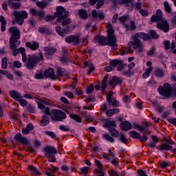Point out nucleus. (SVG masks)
I'll list each match as a JSON object with an SVG mask.
<instances>
[{"label": "nucleus", "mask_w": 176, "mask_h": 176, "mask_svg": "<svg viewBox=\"0 0 176 176\" xmlns=\"http://www.w3.org/2000/svg\"><path fill=\"white\" fill-rule=\"evenodd\" d=\"M13 16H14L17 24H19V25H23V24H24V19L28 17V13L25 11H15L13 12Z\"/></svg>", "instance_id": "nucleus-8"}, {"label": "nucleus", "mask_w": 176, "mask_h": 176, "mask_svg": "<svg viewBox=\"0 0 176 176\" xmlns=\"http://www.w3.org/2000/svg\"><path fill=\"white\" fill-rule=\"evenodd\" d=\"M44 19L45 21H52V20H54V16L53 15H47Z\"/></svg>", "instance_id": "nucleus-61"}, {"label": "nucleus", "mask_w": 176, "mask_h": 176, "mask_svg": "<svg viewBox=\"0 0 176 176\" xmlns=\"http://www.w3.org/2000/svg\"><path fill=\"white\" fill-rule=\"evenodd\" d=\"M116 126V122L115 121H107L106 125H104V127L106 129H111V127H115Z\"/></svg>", "instance_id": "nucleus-38"}, {"label": "nucleus", "mask_w": 176, "mask_h": 176, "mask_svg": "<svg viewBox=\"0 0 176 176\" xmlns=\"http://www.w3.org/2000/svg\"><path fill=\"white\" fill-rule=\"evenodd\" d=\"M120 127L121 130H124V131H129V130H131L133 125L129 121H125L120 124Z\"/></svg>", "instance_id": "nucleus-19"}, {"label": "nucleus", "mask_w": 176, "mask_h": 176, "mask_svg": "<svg viewBox=\"0 0 176 176\" xmlns=\"http://www.w3.org/2000/svg\"><path fill=\"white\" fill-rule=\"evenodd\" d=\"M109 102L111 103V105H113V107H119V102L116 99H112L111 100V102Z\"/></svg>", "instance_id": "nucleus-58"}, {"label": "nucleus", "mask_w": 176, "mask_h": 176, "mask_svg": "<svg viewBox=\"0 0 176 176\" xmlns=\"http://www.w3.org/2000/svg\"><path fill=\"white\" fill-rule=\"evenodd\" d=\"M14 67H16V68H21V63L19 60H15L13 62Z\"/></svg>", "instance_id": "nucleus-62"}, {"label": "nucleus", "mask_w": 176, "mask_h": 176, "mask_svg": "<svg viewBox=\"0 0 176 176\" xmlns=\"http://www.w3.org/2000/svg\"><path fill=\"white\" fill-rule=\"evenodd\" d=\"M138 38H140V39H143V41H148V39L151 38V36L144 32H139L135 34L133 36V39H138Z\"/></svg>", "instance_id": "nucleus-14"}, {"label": "nucleus", "mask_w": 176, "mask_h": 176, "mask_svg": "<svg viewBox=\"0 0 176 176\" xmlns=\"http://www.w3.org/2000/svg\"><path fill=\"white\" fill-rule=\"evenodd\" d=\"M68 24H71V19L69 18L64 19L62 21V25L63 26L68 25Z\"/></svg>", "instance_id": "nucleus-57"}, {"label": "nucleus", "mask_w": 176, "mask_h": 176, "mask_svg": "<svg viewBox=\"0 0 176 176\" xmlns=\"http://www.w3.org/2000/svg\"><path fill=\"white\" fill-rule=\"evenodd\" d=\"M36 102L38 104L39 109H43V108L45 107V105H43V104H45V105H49V102L45 101L39 98H37Z\"/></svg>", "instance_id": "nucleus-24"}, {"label": "nucleus", "mask_w": 176, "mask_h": 176, "mask_svg": "<svg viewBox=\"0 0 176 176\" xmlns=\"http://www.w3.org/2000/svg\"><path fill=\"white\" fill-rule=\"evenodd\" d=\"M112 96H113V91H109L107 95V100L108 102H111V97H112Z\"/></svg>", "instance_id": "nucleus-59"}, {"label": "nucleus", "mask_w": 176, "mask_h": 176, "mask_svg": "<svg viewBox=\"0 0 176 176\" xmlns=\"http://www.w3.org/2000/svg\"><path fill=\"white\" fill-rule=\"evenodd\" d=\"M25 45L26 47L30 48L31 50H36L39 49V43L36 41H33L32 43L27 42Z\"/></svg>", "instance_id": "nucleus-21"}, {"label": "nucleus", "mask_w": 176, "mask_h": 176, "mask_svg": "<svg viewBox=\"0 0 176 176\" xmlns=\"http://www.w3.org/2000/svg\"><path fill=\"white\" fill-rule=\"evenodd\" d=\"M67 118V114L61 110L53 109L52 111L51 119L55 121H61Z\"/></svg>", "instance_id": "nucleus-9"}, {"label": "nucleus", "mask_w": 176, "mask_h": 176, "mask_svg": "<svg viewBox=\"0 0 176 176\" xmlns=\"http://www.w3.org/2000/svg\"><path fill=\"white\" fill-rule=\"evenodd\" d=\"M122 80H121L120 78L119 77H116V76H113L109 81V85L110 86H111L112 87H115V86H116V85H122Z\"/></svg>", "instance_id": "nucleus-17"}, {"label": "nucleus", "mask_w": 176, "mask_h": 176, "mask_svg": "<svg viewBox=\"0 0 176 176\" xmlns=\"http://www.w3.org/2000/svg\"><path fill=\"white\" fill-rule=\"evenodd\" d=\"M23 97H24V98H28V100H34H34H36H36H38V98L34 97L30 94H24Z\"/></svg>", "instance_id": "nucleus-47"}, {"label": "nucleus", "mask_w": 176, "mask_h": 176, "mask_svg": "<svg viewBox=\"0 0 176 176\" xmlns=\"http://www.w3.org/2000/svg\"><path fill=\"white\" fill-rule=\"evenodd\" d=\"M69 116H70L71 119H73V120L78 122V123H82V119L77 114L71 113V114H69Z\"/></svg>", "instance_id": "nucleus-34"}, {"label": "nucleus", "mask_w": 176, "mask_h": 176, "mask_svg": "<svg viewBox=\"0 0 176 176\" xmlns=\"http://www.w3.org/2000/svg\"><path fill=\"white\" fill-rule=\"evenodd\" d=\"M151 72H152V67L146 69L145 72L142 75V77L144 78V79H146L147 78H149V76L151 75Z\"/></svg>", "instance_id": "nucleus-39"}, {"label": "nucleus", "mask_w": 176, "mask_h": 176, "mask_svg": "<svg viewBox=\"0 0 176 176\" xmlns=\"http://www.w3.org/2000/svg\"><path fill=\"white\" fill-rule=\"evenodd\" d=\"M10 8H12V9H19V8H20V6H21V4H20V3L10 2Z\"/></svg>", "instance_id": "nucleus-46"}, {"label": "nucleus", "mask_w": 176, "mask_h": 176, "mask_svg": "<svg viewBox=\"0 0 176 176\" xmlns=\"http://www.w3.org/2000/svg\"><path fill=\"white\" fill-rule=\"evenodd\" d=\"M119 112H120V110H119V109H110L106 111V115L107 116L111 117L113 116L115 113H119Z\"/></svg>", "instance_id": "nucleus-30"}, {"label": "nucleus", "mask_w": 176, "mask_h": 176, "mask_svg": "<svg viewBox=\"0 0 176 176\" xmlns=\"http://www.w3.org/2000/svg\"><path fill=\"white\" fill-rule=\"evenodd\" d=\"M92 16L94 19H99V20H104L105 19V15H104V13L101 11L97 12V10H94L92 11Z\"/></svg>", "instance_id": "nucleus-18"}, {"label": "nucleus", "mask_w": 176, "mask_h": 176, "mask_svg": "<svg viewBox=\"0 0 176 176\" xmlns=\"http://www.w3.org/2000/svg\"><path fill=\"white\" fill-rule=\"evenodd\" d=\"M44 51L46 54V56H52L57 52V50L56 48H53L51 47H44Z\"/></svg>", "instance_id": "nucleus-23"}, {"label": "nucleus", "mask_w": 176, "mask_h": 176, "mask_svg": "<svg viewBox=\"0 0 176 176\" xmlns=\"http://www.w3.org/2000/svg\"><path fill=\"white\" fill-rule=\"evenodd\" d=\"M138 140L141 142H146V141H148V136H146V135H144V136L139 135Z\"/></svg>", "instance_id": "nucleus-51"}, {"label": "nucleus", "mask_w": 176, "mask_h": 176, "mask_svg": "<svg viewBox=\"0 0 176 176\" xmlns=\"http://www.w3.org/2000/svg\"><path fill=\"white\" fill-rule=\"evenodd\" d=\"M44 75L46 76V78H51V79H54V76H56L54 74V69L50 68L48 69H46L44 72Z\"/></svg>", "instance_id": "nucleus-22"}, {"label": "nucleus", "mask_w": 176, "mask_h": 176, "mask_svg": "<svg viewBox=\"0 0 176 176\" xmlns=\"http://www.w3.org/2000/svg\"><path fill=\"white\" fill-rule=\"evenodd\" d=\"M94 41L96 43H98V45H101L102 46L109 45L113 49H115L118 46V44H116V37L115 36V30L112 28L111 23L107 24V39L100 36H95Z\"/></svg>", "instance_id": "nucleus-2"}, {"label": "nucleus", "mask_w": 176, "mask_h": 176, "mask_svg": "<svg viewBox=\"0 0 176 176\" xmlns=\"http://www.w3.org/2000/svg\"><path fill=\"white\" fill-rule=\"evenodd\" d=\"M0 23H1V32H4V31L6 30V20L5 19V17L3 16H0Z\"/></svg>", "instance_id": "nucleus-28"}, {"label": "nucleus", "mask_w": 176, "mask_h": 176, "mask_svg": "<svg viewBox=\"0 0 176 176\" xmlns=\"http://www.w3.org/2000/svg\"><path fill=\"white\" fill-rule=\"evenodd\" d=\"M163 17V14L162 13V10H157L156 11L155 15H153L151 18L152 23H156V21H159L162 20Z\"/></svg>", "instance_id": "nucleus-16"}, {"label": "nucleus", "mask_w": 176, "mask_h": 176, "mask_svg": "<svg viewBox=\"0 0 176 176\" xmlns=\"http://www.w3.org/2000/svg\"><path fill=\"white\" fill-rule=\"evenodd\" d=\"M10 97L11 98H13L15 100V101H17L18 100H20V98H23V95L20 94V92L16 91V90H11L9 91Z\"/></svg>", "instance_id": "nucleus-13"}, {"label": "nucleus", "mask_w": 176, "mask_h": 176, "mask_svg": "<svg viewBox=\"0 0 176 176\" xmlns=\"http://www.w3.org/2000/svg\"><path fill=\"white\" fill-rule=\"evenodd\" d=\"M109 176H119V174H118V172L111 170L109 171Z\"/></svg>", "instance_id": "nucleus-64"}, {"label": "nucleus", "mask_w": 176, "mask_h": 176, "mask_svg": "<svg viewBox=\"0 0 176 176\" xmlns=\"http://www.w3.org/2000/svg\"><path fill=\"white\" fill-rule=\"evenodd\" d=\"M56 31L60 36H65L66 34L69 32V26H67L66 29L63 30H61V28L60 26H56Z\"/></svg>", "instance_id": "nucleus-20"}, {"label": "nucleus", "mask_w": 176, "mask_h": 176, "mask_svg": "<svg viewBox=\"0 0 176 176\" xmlns=\"http://www.w3.org/2000/svg\"><path fill=\"white\" fill-rule=\"evenodd\" d=\"M69 14V12H65V8H64L63 6H58L56 8V12L54 13V17H58V23H61V20H64V19L68 17Z\"/></svg>", "instance_id": "nucleus-6"}, {"label": "nucleus", "mask_w": 176, "mask_h": 176, "mask_svg": "<svg viewBox=\"0 0 176 176\" xmlns=\"http://www.w3.org/2000/svg\"><path fill=\"white\" fill-rule=\"evenodd\" d=\"M42 109V112L43 113H44V115H45L46 116H50V118H52V113H50V108L44 107L43 109Z\"/></svg>", "instance_id": "nucleus-40"}, {"label": "nucleus", "mask_w": 176, "mask_h": 176, "mask_svg": "<svg viewBox=\"0 0 176 176\" xmlns=\"http://www.w3.org/2000/svg\"><path fill=\"white\" fill-rule=\"evenodd\" d=\"M78 14L80 19H87V12L85 10H79Z\"/></svg>", "instance_id": "nucleus-36"}, {"label": "nucleus", "mask_w": 176, "mask_h": 176, "mask_svg": "<svg viewBox=\"0 0 176 176\" xmlns=\"http://www.w3.org/2000/svg\"><path fill=\"white\" fill-rule=\"evenodd\" d=\"M8 32L11 34L10 38V48L14 49L20 45V30L16 27H12L8 29Z\"/></svg>", "instance_id": "nucleus-4"}, {"label": "nucleus", "mask_w": 176, "mask_h": 176, "mask_svg": "<svg viewBox=\"0 0 176 176\" xmlns=\"http://www.w3.org/2000/svg\"><path fill=\"white\" fill-rule=\"evenodd\" d=\"M94 90V85L93 84L89 85L87 87V94H91V92H93Z\"/></svg>", "instance_id": "nucleus-49"}, {"label": "nucleus", "mask_w": 176, "mask_h": 176, "mask_svg": "<svg viewBox=\"0 0 176 176\" xmlns=\"http://www.w3.org/2000/svg\"><path fill=\"white\" fill-rule=\"evenodd\" d=\"M150 35L154 39H157V38H159V35H157V33H156V32H155V30H151L150 32Z\"/></svg>", "instance_id": "nucleus-54"}, {"label": "nucleus", "mask_w": 176, "mask_h": 176, "mask_svg": "<svg viewBox=\"0 0 176 176\" xmlns=\"http://www.w3.org/2000/svg\"><path fill=\"white\" fill-rule=\"evenodd\" d=\"M34 78H35V79H43V78H45V76H43V73H42V72H37L34 75Z\"/></svg>", "instance_id": "nucleus-50"}, {"label": "nucleus", "mask_w": 176, "mask_h": 176, "mask_svg": "<svg viewBox=\"0 0 176 176\" xmlns=\"http://www.w3.org/2000/svg\"><path fill=\"white\" fill-rule=\"evenodd\" d=\"M155 75H156L158 78H162V76H163V75H164V72H163L162 69H157L155 71Z\"/></svg>", "instance_id": "nucleus-48"}, {"label": "nucleus", "mask_w": 176, "mask_h": 176, "mask_svg": "<svg viewBox=\"0 0 176 176\" xmlns=\"http://www.w3.org/2000/svg\"><path fill=\"white\" fill-rule=\"evenodd\" d=\"M157 28H158L159 30L164 31V32H167L170 30L168 27V23H167V21H166V19H162V21L158 22L157 23Z\"/></svg>", "instance_id": "nucleus-11"}, {"label": "nucleus", "mask_w": 176, "mask_h": 176, "mask_svg": "<svg viewBox=\"0 0 176 176\" xmlns=\"http://www.w3.org/2000/svg\"><path fill=\"white\" fill-rule=\"evenodd\" d=\"M110 133L111 134L112 137H115L116 138L119 137V132L115 129V128H111L109 129Z\"/></svg>", "instance_id": "nucleus-41"}, {"label": "nucleus", "mask_w": 176, "mask_h": 176, "mask_svg": "<svg viewBox=\"0 0 176 176\" xmlns=\"http://www.w3.org/2000/svg\"><path fill=\"white\" fill-rule=\"evenodd\" d=\"M94 163L96 166L98 167V170L102 168V164H101V162L99 160L95 159Z\"/></svg>", "instance_id": "nucleus-53"}, {"label": "nucleus", "mask_w": 176, "mask_h": 176, "mask_svg": "<svg viewBox=\"0 0 176 176\" xmlns=\"http://www.w3.org/2000/svg\"><path fill=\"white\" fill-rule=\"evenodd\" d=\"M36 4L40 9H45L47 6V2L45 1H36Z\"/></svg>", "instance_id": "nucleus-33"}, {"label": "nucleus", "mask_w": 176, "mask_h": 176, "mask_svg": "<svg viewBox=\"0 0 176 176\" xmlns=\"http://www.w3.org/2000/svg\"><path fill=\"white\" fill-rule=\"evenodd\" d=\"M120 140L123 144H126V142H127V138H126V136L123 134H120Z\"/></svg>", "instance_id": "nucleus-56"}, {"label": "nucleus", "mask_w": 176, "mask_h": 176, "mask_svg": "<svg viewBox=\"0 0 176 176\" xmlns=\"http://www.w3.org/2000/svg\"><path fill=\"white\" fill-rule=\"evenodd\" d=\"M129 135L131 138L138 139L140 138V133L135 132V131H132L129 132Z\"/></svg>", "instance_id": "nucleus-44"}, {"label": "nucleus", "mask_w": 176, "mask_h": 176, "mask_svg": "<svg viewBox=\"0 0 176 176\" xmlns=\"http://www.w3.org/2000/svg\"><path fill=\"white\" fill-rule=\"evenodd\" d=\"M84 66L85 68H86V67H88V71H87V74L88 75H90L91 74V72H93L95 69L94 66H93V64L87 63V62H85L84 63Z\"/></svg>", "instance_id": "nucleus-29"}, {"label": "nucleus", "mask_w": 176, "mask_h": 176, "mask_svg": "<svg viewBox=\"0 0 176 176\" xmlns=\"http://www.w3.org/2000/svg\"><path fill=\"white\" fill-rule=\"evenodd\" d=\"M44 152L46 157L49 162H53L56 161V156L57 155V149L52 146H47L44 148Z\"/></svg>", "instance_id": "nucleus-7"}, {"label": "nucleus", "mask_w": 176, "mask_h": 176, "mask_svg": "<svg viewBox=\"0 0 176 176\" xmlns=\"http://www.w3.org/2000/svg\"><path fill=\"white\" fill-rule=\"evenodd\" d=\"M80 171L82 173V174L86 175L87 173H89V167L85 166L83 168H80Z\"/></svg>", "instance_id": "nucleus-52"}, {"label": "nucleus", "mask_w": 176, "mask_h": 176, "mask_svg": "<svg viewBox=\"0 0 176 176\" xmlns=\"http://www.w3.org/2000/svg\"><path fill=\"white\" fill-rule=\"evenodd\" d=\"M119 21L124 24L125 28L126 30H130V31H133L135 30V24L134 23V21L130 20L129 19V16H122L118 18Z\"/></svg>", "instance_id": "nucleus-5"}, {"label": "nucleus", "mask_w": 176, "mask_h": 176, "mask_svg": "<svg viewBox=\"0 0 176 176\" xmlns=\"http://www.w3.org/2000/svg\"><path fill=\"white\" fill-rule=\"evenodd\" d=\"M57 170H58V168L56 166H52L51 168L49 169L48 171L45 172V174L47 176H53V175H52V173H56Z\"/></svg>", "instance_id": "nucleus-37"}, {"label": "nucleus", "mask_w": 176, "mask_h": 176, "mask_svg": "<svg viewBox=\"0 0 176 176\" xmlns=\"http://www.w3.org/2000/svg\"><path fill=\"white\" fill-rule=\"evenodd\" d=\"M32 130H34V125L32 124H28L25 128L22 129V133L23 134L27 135Z\"/></svg>", "instance_id": "nucleus-26"}, {"label": "nucleus", "mask_w": 176, "mask_h": 176, "mask_svg": "<svg viewBox=\"0 0 176 176\" xmlns=\"http://www.w3.org/2000/svg\"><path fill=\"white\" fill-rule=\"evenodd\" d=\"M50 122V119L49 118V116L46 115H43V118L40 122V124L42 126H47V124H49Z\"/></svg>", "instance_id": "nucleus-25"}, {"label": "nucleus", "mask_w": 176, "mask_h": 176, "mask_svg": "<svg viewBox=\"0 0 176 176\" xmlns=\"http://www.w3.org/2000/svg\"><path fill=\"white\" fill-rule=\"evenodd\" d=\"M97 2L96 8L100 9L104 5V0H98Z\"/></svg>", "instance_id": "nucleus-63"}, {"label": "nucleus", "mask_w": 176, "mask_h": 176, "mask_svg": "<svg viewBox=\"0 0 176 176\" xmlns=\"http://www.w3.org/2000/svg\"><path fill=\"white\" fill-rule=\"evenodd\" d=\"M158 91L160 94L164 96V97H170V96H171V85L168 83H166L164 85V87L160 86L158 87Z\"/></svg>", "instance_id": "nucleus-10"}, {"label": "nucleus", "mask_w": 176, "mask_h": 176, "mask_svg": "<svg viewBox=\"0 0 176 176\" xmlns=\"http://www.w3.org/2000/svg\"><path fill=\"white\" fill-rule=\"evenodd\" d=\"M164 6L166 13H170L171 12V7L170 6V4H168V2L165 1L164 3Z\"/></svg>", "instance_id": "nucleus-45"}, {"label": "nucleus", "mask_w": 176, "mask_h": 176, "mask_svg": "<svg viewBox=\"0 0 176 176\" xmlns=\"http://www.w3.org/2000/svg\"><path fill=\"white\" fill-rule=\"evenodd\" d=\"M14 140L19 142H21V144L23 145H28V139L26 138H23V136H21V133H16L14 136Z\"/></svg>", "instance_id": "nucleus-15"}, {"label": "nucleus", "mask_w": 176, "mask_h": 176, "mask_svg": "<svg viewBox=\"0 0 176 176\" xmlns=\"http://www.w3.org/2000/svg\"><path fill=\"white\" fill-rule=\"evenodd\" d=\"M65 41L67 43H72L73 42L75 45H78L79 43V36L71 35L66 37Z\"/></svg>", "instance_id": "nucleus-12"}, {"label": "nucleus", "mask_w": 176, "mask_h": 176, "mask_svg": "<svg viewBox=\"0 0 176 176\" xmlns=\"http://www.w3.org/2000/svg\"><path fill=\"white\" fill-rule=\"evenodd\" d=\"M45 134L51 137V138H56V133L51 131H45Z\"/></svg>", "instance_id": "nucleus-60"}, {"label": "nucleus", "mask_w": 176, "mask_h": 176, "mask_svg": "<svg viewBox=\"0 0 176 176\" xmlns=\"http://www.w3.org/2000/svg\"><path fill=\"white\" fill-rule=\"evenodd\" d=\"M140 13L142 16H143V17H146V16H148V14H149V12H148V11H146L144 9L140 10Z\"/></svg>", "instance_id": "nucleus-55"}, {"label": "nucleus", "mask_w": 176, "mask_h": 176, "mask_svg": "<svg viewBox=\"0 0 176 176\" xmlns=\"http://www.w3.org/2000/svg\"><path fill=\"white\" fill-rule=\"evenodd\" d=\"M19 53L22 56V61L25 63V65L28 69H34V67H36V64L43 61V54L42 52H39L38 54L28 55L25 54V48H18Z\"/></svg>", "instance_id": "nucleus-1"}, {"label": "nucleus", "mask_w": 176, "mask_h": 176, "mask_svg": "<svg viewBox=\"0 0 176 176\" xmlns=\"http://www.w3.org/2000/svg\"><path fill=\"white\" fill-rule=\"evenodd\" d=\"M157 149H159L160 151H170V149H173V146L168 144H162L160 147H157Z\"/></svg>", "instance_id": "nucleus-31"}, {"label": "nucleus", "mask_w": 176, "mask_h": 176, "mask_svg": "<svg viewBox=\"0 0 176 176\" xmlns=\"http://www.w3.org/2000/svg\"><path fill=\"white\" fill-rule=\"evenodd\" d=\"M1 68H3V69L8 68V58H3L1 59Z\"/></svg>", "instance_id": "nucleus-43"}, {"label": "nucleus", "mask_w": 176, "mask_h": 176, "mask_svg": "<svg viewBox=\"0 0 176 176\" xmlns=\"http://www.w3.org/2000/svg\"><path fill=\"white\" fill-rule=\"evenodd\" d=\"M102 138L105 141H108L109 142H113L115 140H113V138H112L109 134L104 133L102 135Z\"/></svg>", "instance_id": "nucleus-32"}, {"label": "nucleus", "mask_w": 176, "mask_h": 176, "mask_svg": "<svg viewBox=\"0 0 176 176\" xmlns=\"http://www.w3.org/2000/svg\"><path fill=\"white\" fill-rule=\"evenodd\" d=\"M122 64V60L114 59L110 61V65L111 67H118V65H120Z\"/></svg>", "instance_id": "nucleus-35"}, {"label": "nucleus", "mask_w": 176, "mask_h": 176, "mask_svg": "<svg viewBox=\"0 0 176 176\" xmlns=\"http://www.w3.org/2000/svg\"><path fill=\"white\" fill-rule=\"evenodd\" d=\"M133 46V47H131ZM133 49H135L138 53H141L144 50V45L141 43L140 39H133V41L129 43L128 48L123 50L120 52L121 56H124V54H129V53H132Z\"/></svg>", "instance_id": "nucleus-3"}, {"label": "nucleus", "mask_w": 176, "mask_h": 176, "mask_svg": "<svg viewBox=\"0 0 176 176\" xmlns=\"http://www.w3.org/2000/svg\"><path fill=\"white\" fill-rule=\"evenodd\" d=\"M28 170L30 171V174H32L33 175H39V174H41L39 170H38V169L32 165H30L28 166Z\"/></svg>", "instance_id": "nucleus-27"}, {"label": "nucleus", "mask_w": 176, "mask_h": 176, "mask_svg": "<svg viewBox=\"0 0 176 176\" xmlns=\"http://www.w3.org/2000/svg\"><path fill=\"white\" fill-rule=\"evenodd\" d=\"M17 101L19 102L21 107H27L28 105V102L25 99H23V98H19Z\"/></svg>", "instance_id": "nucleus-42"}]
</instances>
